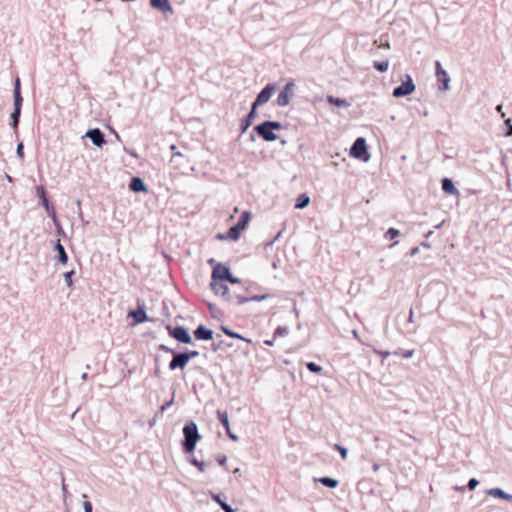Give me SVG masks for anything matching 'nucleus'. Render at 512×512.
Returning a JSON list of instances; mask_svg holds the SVG:
<instances>
[{
    "mask_svg": "<svg viewBox=\"0 0 512 512\" xmlns=\"http://www.w3.org/2000/svg\"><path fill=\"white\" fill-rule=\"evenodd\" d=\"M478 484H479V482L476 478H471L467 483V488L469 490H474Z\"/></svg>",
    "mask_w": 512,
    "mask_h": 512,
    "instance_id": "obj_42",
    "label": "nucleus"
},
{
    "mask_svg": "<svg viewBox=\"0 0 512 512\" xmlns=\"http://www.w3.org/2000/svg\"><path fill=\"white\" fill-rule=\"evenodd\" d=\"M128 316L133 317L136 324L143 323L147 320L146 311L143 306H139L137 310L130 311Z\"/></svg>",
    "mask_w": 512,
    "mask_h": 512,
    "instance_id": "obj_16",
    "label": "nucleus"
},
{
    "mask_svg": "<svg viewBox=\"0 0 512 512\" xmlns=\"http://www.w3.org/2000/svg\"><path fill=\"white\" fill-rule=\"evenodd\" d=\"M170 150L173 151V153L176 151V145L172 144L170 146Z\"/></svg>",
    "mask_w": 512,
    "mask_h": 512,
    "instance_id": "obj_61",
    "label": "nucleus"
},
{
    "mask_svg": "<svg viewBox=\"0 0 512 512\" xmlns=\"http://www.w3.org/2000/svg\"><path fill=\"white\" fill-rule=\"evenodd\" d=\"M350 156L355 159H362L368 161L370 155L367 152L366 140L363 137H358L350 148Z\"/></svg>",
    "mask_w": 512,
    "mask_h": 512,
    "instance_id": "obj_3",
    "label": "nucleus"
},
{
    "mask_svg": "<svg viewBox=\"0 0 512 512\" xmlns=\"http://www.w3.org/2000/svg\"><path fill=\"white\" fill-rule=\"evenodd\" d=\"M5 177L9 182L13 181L12 177L9 174H5Z\"/></svg>",
    "mask_w": 512,
    "mask_h": 512,
    "instance_id": "obj_60",
    "label": "nucleus"
},
{
    "mask_svg": "<svg viewBox=\"0 0 512 512\" xmlns=\"http://www.w3.org/2000/svg\"><path fill=\"white\" fill-rule=\"evenodd\" d=\"M333 448L340 453L341 458L343 460H345L347 458V455H348L347 448H345V447H343V446H341L340 444H337V443L333 445Z\"/></svg>",
    "mask_w": 512,
    "mask_h": 512,
    "instance_id": "obj_34",
    "label": "nucleus"
},
{
    "mask_svg": "<svg viewBox=\"0 0 512 512\" xmlns=\"http://www.w3.org/2000/svg\"><path fill=\"white\" fill-rule=\"evenodd\" d=\"M436 78L438 82V89L440 91L449 90L450 77L448 73L443 69V66H436Z\"/></svg>",
    "mask_w": 512,
    "mask_h": 512,
    "instance_id": "obj_6",
    "label": "nucleus"
},
{
    "mask_svg": "<svg viewBox=\"0 0 512 512\" xmlns=\"http://www.w3.org/2000/svg\"><path fill=\"white\" fill-rule=\"evenodd\" d=\"M54 248L58 252V260H59V262L62 263V264H66L67 261H68V256H67V253L65 251V248L63 247V245L60 243L59 240L56 242Z\"/></svg>",
    "mask_w": 512,
    "mask_h": 512,
    "instance_id": "obj_23",
    "label": "nucleus"
},
{
    "mask_svg": "<svg viewBox=\"0 0 512 512\" xmlns=\"http://www.w3.org/2000/svg\"><path fill=\"white\" fill-rule=\"evenodd\" d=\"M505 125L510 129V126H512L511 125V119L505 120Z\"/></svg>",
    "mask_w": 512,
    "mask_h": 512,
    "instance_id": "obj_58",
    "label": "nucleus"
},
{
    "mask_svg": "<svg viewBox=\"0 0 512 512\" xmlns=\"http://www.w3.org/2000/svg\"><path fill=\"white\" fill-rule=\"evenodd\" d=\"M222 330L224 331V333L228 336H231V337H234V338H239V339H244L242 336H240L239 334L229 330L228 328L226 327H222Z\"/></svg>",
    "mask_w": 512,
    "mask_h": 512,
    "instance_id": "obj_41",
    "label": "nucleus"
},
{
    "mask_svg": "<svg viewBox=\"0 0 512 512\" xmlns=\"http://www.w3.org/2000/svg\"><path fill=\"white\" fill-rule=\"evenodd\" d=\"M374 352L380 356H382L383 359H386L388 358L392 353L389 352V351H382V350H377V349H374Z\"/></svg>",
    "mask_w": 512,
    "mask_h": 512,
    "instance_id": "obj_43",
    "label": "nucleus"
},
{
    "mask_svg": "<svg viewBox=\"0 0 512 512\" xmlns=\"http://www.w3.org/2000/svg\"><path fill=\"white\" fill-rule=\"evenodd\" d=\"M258 136L262 137L265 141L271 142L278 138V135L272 130L271 127L266 125L265 122L258 124Z\"/></svg>",
    "mask_w": 512,
    "mask_h": 512,
    "instance_id": "obj_9",
    "label": "nucleus"
},
{
    "mask_svg": "<svg viewBox=\"0 0 512 512\" xmlns=\"http://www.w3.org/2000/svg\"><path fill=\"white\" fill-rule=\"evenodd\" d=\"M418 253H419V248H418V247H413V248L410 250L409 255H410L411 257H413V256L417 255Z\"/></svg>",
    "mask_w": 512,
    "mask_h": 512,
    "instance_id": "obj_51",
    "label": "nucleus"
},
{
    "mask_svg": "<svg viewBox=\"0 0 512 512\" xmlns=\"http://www.w3.org/2000/svg\"><path fill=\"white\" fill-rule=\"evenodd\" d=\"M218 419L220 423L224 426L226 433H229V417L226 411H217Z\"/></svg>",
    "mask_w": 512,
    "mask_h": 512,
    "instance_id": "obj_27",
    "label": "nucleus"
},
{
    "mask_svg": "<svg viewBox=\"0 0 512 512\" xmlns=\"http://www.w3.org/2000/svg\"><path fill=\"white\" fill-rule=\"evenodd\" d=\"M487 494L490 496H493V497H498V498L504 499L508 502H512V494L505 492L501 488H491V489L487 490Z\"/></svg>",
    "mask_w": 512,
    "mask_h": 512,
    "instance_id": "obj_18",
    "label": "nucleus"
},
{
    "mask_svg": "<svg viewBox=\"0 0 512 512\" xmlns=\"http://www.w3.org/2000/svg\"><path fill=\"white\" fill-rule=\"evenodd\" d=\"M188 364V356L185 353H174L169 363L170 370L184 369Z\"/></svg>",
    "mask_w": 512,
    "mask_h": 512,
    "instance_id": "obj_7",
    "label": "nucleus"
},
{
    "mask_svg": "<svg viewBox=\"0 0 512 512\" xmlns=\"http://www.w3.org/2000/svg\"><path fill=\"white\" fill-rule=\"evenodd\" d=\"M307 369L312 373H320L322 371V367L315 362H308L306 363Z\"/></svg>",
    "mask_w": 512,
    "mask_h": 512,
    "instance_id": "obj_33",
    "label": "nucleus"
},
{
    "mask_svg": "<svg viewBox=\"0 0 512 512\" xmlns=\"http://www.w3.org/2000/svg\"><path fill=\"white\" fill-rule=\"evenodd\" d=\"M256 108H258V105H256V100H254L251 104L250 113L247 115V118L244 121H242L240 140L243 139V134L246 132L248 127L251 125L252 120L256 114Z\"/></svg>",
    "mask_w": 512,
    "mask_h": 512,
    "instance_id": "obj_14",
    "label": "nucleus"
},
{
    "mask_svg": "<svg viewBox=\"0 0 512 512\" xmlns=\"http://www.w3.org/2000/svg\"><path fill=\"white\" fill-rule=\"evenodd\" d=\"M42 205L45 207L46 211L51 215L53 222L57 225L56 213L53 207L50 206V203L47 198L41 200Z\"/></svg>",
    "mask_w": 512,
    "mask_h": 512,
    "instance_id": "obj_29",
    "label": "nucleus"
},
{
    "mask_svg": "<svg viewBox=\"0 0 512 512\" xmlns=\"http://www.w3.org/2000/svg\"><path fill=\"white\" fill-rule=\"evenodd\" d=\"M212 498L221 506V508L225 512H235V510L229 504H227L225 501L221 499V496L219 494L212 495Z\"/></svg>",
    "mask_w": 512,
    "mask_h": 512,
    "instance_id": "obj_28",
    "label": "nucleus"
},
{
    "mask_svg": "<svg viewBox=\"0 0 512 512\" xmlns=\"http://www.w3.org/2000/svg\"><path fill=\"white\" fill-rule=\"evenodd\" d=\"M208 263H209L210 265H214V266H215V264H216L214 259H210V260H208Z\"/></svg>",
    "mask_w": 512,
    "mask_h": 512,
    "instance_id": "obj_62",
    "label": "nucleus"
},
{
    "mask_svg": "<svg viewBox=\"0 0 512 512\" xmlns=\"http://www.w3.org/2000/svg\"><path fill=\"white\" fill-rule=\"evenodd\" d=\"M217 461L221 466H224L226 464L227 457L225 455H218Z\"/></svg>",
    "mask_w": 512,
    "mask_h": 512,
    "instance_id": "obj_48",
    "label": "nucleus"
},
{
    "mask_svg": "<svg viewBox=\"0 0 512 512\" xmlns=\"http://www.w3.org/2000/svg\"><path fill=\"white\" fill-rule=\"evenodd\" d=\"M409 322H413V310L410 309V312H409Z\"/></svg>",
    "mask_w": 512,
    "mask_h": 512,
    "instance_id": "obj_57",
    "label": "nucleus"
},
{
    "mask_svg": "<svg viewBox=\"0 0 512 512\" xmlns=\"http://www.w3.org/2000/svg\"><path fill=\"white\" fill-rule=\"evenodd\" d=\"M256 108H258V105H256V100H254L251 104L250 113L247 115V118L244 121H242L240 140L243 139V134L246 132L248 127L251 125L252 120L256 114Z\"/></svg>",
    "mask_w": 512,
    "mask_h": 512,
    "instance_id": "obj_13",
    "label": "nucleus"
},
{
    "mask_svg": "<svg viewBox=\"0 0 512 512\" xmlns=\"http://www.w3.org/2000/svg\"><path fill=\"white\" fill-rule=\"evenodd\" d=\"M393 355H396V356H401L405 359H409V358H412L413 355H414V350H402V349H398V350H395L394 352H392Z\"/></svg>",
    "mask_w": 512,
    "mask_h": 512,
    "instance_id": "obj_30",
    "label": "nucleus"
},
{
    "mask_svg": "<svg viewBox=\"0 0 512 512\" xmlns=\"http://www.w3.org/2000/svg\"><path fill=\"white\" fill-rule=\"evenodd\" d=\"M295 88H296V85L293 81L287 82L285 84V86L283 87V89L280 91V93L277 97V100H276V104L279 107H285V106L289 105L290 99L295 93Z\"/></svg>",
    "mask_w": 512,
    "mask_h": 512,
    "instance_id": "obj_4",
    "label": "nucleus"
},
{
    "mask_svg": "<svg viewBox=\"0 0 512 512\" xmlns=\"http://www.w3.org/2000/svg\"><path fill=\"white\" fill-rule=\"evenodd\" d=\"M226 280L232 284H236V283L240 282L239 279L234 277L231 273H230V277H228Z\"/></svg>",
    "mask_w": 512,
    "mask_h": 512,
    "instance_id": "obj_49",
    "label": "nucleus"
},
{
    "mask_svg": "<svg viewBox=\"0 0 512 512\" xmlns=\"http://www.w3.org/2000/svg\"><path fill=\"white\" fill-rule=\"evenodd\" d=\"M194 336L197 340H210L213 337V331L204 325H200L194 331Z\"/></svg>",
    "mask_w": 512,
    "mask_h": 512,
    "instance_id": "obj_15",
    "label": "nucleus"
},
{
    "mask_svg": "<svg viewBox=\"0 0 512 512\" xmlns=\"http://www.w3.org/2000/svg\"><path fill=\"white\" fill-rule=\"evenodd\" d=\"M81 379L82 380H86L87 379V373H83L82 376H81Z\"/></svg>",
    "mask_w": 512,
    "mask_h": 512,
    "instance_id": "obj_63",
    "label": "nucleus"
},
{
    "mask_svg": "<svg viewBox=\"0 0 512 512\" xmlns=\"http://www.w3.org/2000/svg\"><path fill=\"white\" fill-rule=\"evenodd\" d=\"M508 135H512V126H510V129L508 131Z\"/></svg>",
    "mask_w": 512,
    "mask_h": 512,
    "instance_id": "obj_64",
    "label": "nucleus"
},
{
    "mask_svg": "<svg viewBox=\"0 0 512 512\" xmlns=\"http://www.w3.org/2000/svg\"><path fill=\"white\" fill-rule=\"evenodd\" d=\"M159 350H162V351H165V352L171 353V354L175 353V351L173 349L169 348L168 346H166L164 344L159 345Z\"/></svg>",
    "mask_w": 512,
    "mask_h": 512,
    "instance_id": "obj_47",
    "label": "nucleus"
},
{
    "mask_svg": "<svg viewBox=\"0 0 512 512\" xmlns=\"http://www.w3.org/2000/svg\"><path fill=\"white\" fill-rule=\"evenodd\" d=\"M442 190L450 195H459L458 189L455 187L453 181L450 178H443L441 180Z\"/></svg>",
    "mask_w": 512,
    "mask_h": 512,
    "instance_id": "obj_17",
    "label": "nucleus"
},
{
    "mask_svg": "<svg viewBox=\"0 0 512 512\" xmlns=\"http://www.w3.org/2000/svg\"><path fill=\"white\" fill-rule=\"evenodd\" d=\"M129 188L133 192H144L146 191V186L143 180L140 177H133L130 181Z\"/></svg>",
    "mask_w": 512,
    "mask_h": 512,
    "instance_id": "obj_20",
    "label": "nucleus"
},
{
    "mask_svg": "<svg viewBox=\"0 0 512 512\" xmlns=\"http://www.w3.org/2000/svg\"><path fill=\"white\" fill-rule=\"evenodd\" d=\"M405 80L402 81V84L394 88L392 95L395 98H401L410 95L415 90V85L413 83L412 77L410 75H405Z\"/></svg>",
    "mask_w": 512,
    "mask_h": 512,
    "instance_id": "obj_5",
    "label": "nucleus"
},
{
    "mask_svg": "<svg viewBox=\"0 0 512 512\" xmlns=\"http://www.w3.org/2000/svg\"><path fill=\"white\" fill-rule=\"evenodd\" d=\"M16 154L18 157H20L21 159L24 157V153H23V144L22 143H19L17 145V149H16Z\"/></svg>",
    "mask_w": 512,
    "mask_h": 512,
    "instance_id": "obj_44",
    "label": "nucleus"
},
{
    "mask_svg": "<svg viewBox=\"0 0 512 512\" xmlns=\"http://www.w3.org/2000/svg\"><path fill=\"white\" fill-rule=\"evenodd\" d=\"M228 277H230V270L228 267L222 264H215L212 271V280L213 281H224Z\"/></svg>",
    "mask_w": 512,
    "mask_h": 512,
    "instance_id": "obj_8",
    "label": "nucleus"
},
{
    "mask_svg": "<svg viewBox=\"0 0 512 512\" xmlns=\"http://www.w3.org/2000/svg\"><path fill=\"white\" fill-rule=\"evenodd\" d=\"M183 435V448L187 453H190L195 449L196 443L200 439L197 424L193 421L187 423L183 427Z\"/></svg>",
    "mask_w": 512,
    "mask_h": 512,
    "instance_id": "obj_1",
    "label": "nucleus"
},
{
    "mask_svg": "<svg viewBox=\"0 0 512 512\" xmlns=\"http://www.w3.org/2000/svg\"><path fill=\"white\" fill-rule=\"evenodd\" d=\"M74 274V271H68L64 274V280L68 287L72 286V275Z\"/></svg>",
    "mask_w": 512,
    "mask_h": 512,
    "instance_id": "obj_37",
    "label": "nucleus"
},
{
    "mask_svg": "<svg viewBox=\"0 0 512 512\" xmlns=\"http://www.w3.org/2000/svg\"><path fill=\"white\" fill-rule=\"evenodd\" d=\"M496 111L501 115V117H505V113L503 112V105L499 104L496 106Z\"/></svg>",
    "mask_w": 512,
    "mask_h": 512,
    "instance_id": "obj_50",
    "label": "nucleus"
},
{
    "mask_svg": "<svg viewBox=\"0 0 512 512\" xmlns=\"http://www.w3.org/2000/svg\"><path fill=\"white\" fill-rule=\"evenodd\" d=\"M23 101V98L21 96V92H20V79L19 78H16L15 80V85H14V100L16 101Z\"/></svg>",
    "mask_w": 512,
    "mask_h": 512,
    "instance_id": "obj_31",
    "label": "nucleus"
},
{
    "mask_svg": "<svg viewBox=\"0 0 512 512\" xmlns=\"http://www.w3.org/2000/svg\"><path fill=\"white\" fill-rule=\"evenodd\" d=\"M380 72H386L389 66H374Z\"/></svg>",
    "mask_w": 512,
    "mask_h": 512,
    "instance_id": "obj_53",
    "label": "nucleus"
},
{
    "mask_svg": "<svg viewBox=\"0 0 512 512\" xmlns=\"http://www.w3.org/2000/svg\"><path fill=\"white\" fill-rule=\"evenodd\" d=\"M251 217V213L246 211L244 212L241 217L239 218L236 225L231 227L226 235L218 234L217 237L219 239H231V240H237L239 238L240 232L244 230L248 224V221Z\"/></svg>",
    "mask_w": 512,
    "mask_h": 512,
    "instance_id": "obj_2",
    "label": "nucleus"
},
{
    "mask_svg": "<svg viewBox=\"0 0 512 512\" xmlns=\"http://www.w3.org/2000/svg\"><path fill=\"white\" fill-rule=\"evenodd\" d=\"M36 195L42 200L46 197V192L44 186L40 185L36 188Z\"/></svg>",
    "mask_w": 512,
    "mask_h": 512,
    "instance_id": "obj_38",
    "label": "nucleus"
},
{
    "mask_svg": "<svg viewBox=\"0 0 512 512\" xmlns=\"http://www.w3.org/2000/svg\"><path fill=\"white\" fill-rule=\"evenodd\" d=\"M185 355L188 356V362H189L190 359L197 357L199 355V352L196 350H193V351L185 352Z\"/></svg>",
    "mask_w": 512,
    "mask_h": 512,
    "instance_id": "obj_45",
    "label": "nucleus"
},
{
    "mask_svg": "<svg viewBox=\"0 0 512 512\" xmlns=\"http://www.w3.org/2000/svg\"><path fill=\"white\" fill-rule=\"evenodd\" d=\"M454 489L456 491H461L462 492V491H464L465 487L464 486H455Z\"/></svg>",
    "mask_w": 512,
    "mask_h": 512,
    "instance_id": "obj_56",
    "label": "nucleus"
},
{
    "mask_svg": "<svg viewBox=\"0 0 512 512\" xmlns=\"http://www.w3.org/2000/svg\"><path fill=\"white\" fill-rule=\"evenodd\" d=\"M266 123V125H268L269 127L272 128V130L275 131H280L282 129V124L280 122H277V121H264Z\"/></svg>",
    "mask_w": 512,
    "mask_h": 512,
    "instance_id": "obj_36",
    "label": "nucleus"
},
{
    "mask_svg": "<svg viewBox=\"0 0 512 512\" xmlns=\"http://www.w3.org/2000/svg\"><path fill=\"white\" fill-rule=\"evenodd\" d=\"M227 435L229 436L230 439L232 440H237V436L234 435L233 433H231V431L229 430V433H227Z\"/></svg>",
    "mask_w": 512,
    "mask_h": 512,
    "instance_id": "obj_55",
    "label": "nucleus"
},
{
    "mask_svg": "<svg viewBox=\"0 0 512 512\" xmlns=\"http://www.w3.org/2000/svg\"><path fill=\"white\" fill-rule=\"evenodd\" d=\"M289 333V329L286 326H278L274 331V337L277 336H286Z\"/></svg>",
    "mask_w": 512,
    "mask_h": 512,
    "instance_id": "obj_35",
    "label": "nucleus"
},
{
    "mask_svg": "<svg viewBox=\"0 0 512 512\" xmlns=\"http://www.w3.org/2000/svg\"><path fill=\"white\" fill-rule=\"evenodd\" d=\"M171 335L179 342L189 344L191 342V336L187 329L182 326H177L171 332Z\"/></svg>",
    "mask_w": 512,
    "mask_h": 512,
    "instance_id": "obj_12",
    "label": "nucleus"
},
{
    "mask_svg": "<svg viewBox=\"0 0 512 512\" xmlns=\"http://www.w3.org/2000/svg\"><path fill=\"white\" fill-rule=\"evenodd\" d=\"M315 481L320 482L322 485L328 488H336L339 484L338 480L331 478V477H321L319 479H315Z\"/></svg>",
    "mask_w": 512,
    "mask_h": 512,
    "instance_id": "obj_26",
    "label": "nucleus"
},
{
    "mask_svg": "<svg viewBox=\"0 0 512 512\" xmlns=\"http://www.w3.org/2000/svg\"><path fill=\"white\" fill-rule=\"evenodd\" d=\"M191 464H192V465H194V466H196V467H197L201 472H204V471H205V470H204V466H205L204 462L199 461V460H197V459H192V460H191Z\"/></svg>",
    "mask_w": 512,
    "mask_h": 512,
    "instance_id": "obj_40",
    "label": "nucleus"
},
{
    "mask_svg": "<svg viewBox=\"0 0 512 512\" xmlns=\"http://www.w3.org/2000/svg\"><path fill=\"white\" fill-rule=\"evenodd\" d=\"M85 136L97 147H102L105 144L104 133L98 128L88 130Z\"/></svg>",
    "mask_w": 512,
    "mask_h": 512,
    "instance_id": "obj_11",
    "label": "nucleus"
},
{
    "mask_svg": "<svg viewBox=\"0 0 512 512\" xmlns=\"http://www.w3.org/2000/svg\"><path fill=\"white\" fill-rule=\"evenodd\" d=\"M84 512H92V504L89 501L83 503Z\"/></svg>",
    "mask_w": 512,
    "mask_h": 512,
    "instance_id": "obj_46",
    "label": "nucleus"
},
{
    "mask_svg": "<svg viewBox=\"0 0 512 512\" xmlns=\"http://www.w3.org/2000/svg\"><path fill=\"white\" fill-rule=\"evenodd\" d=\"M174 398H175V392H173L172 394V398L170 401L166 402L165 404H163L161 407H160V411L161 412H164L165 410H167L169 407H171L174 403Z\"/></svg>",
    "mask_w": 512,
    "mask_h": 512,
    "instance_id": "obj_39",
    "label": "nucleus"
},
{
    "mask_svg": "<svg viewBox=\"0 0 512 512\" xmlns=\"http://www.w3.org/2000/svg\"><path fill=\"white\" fill-rule=\"evenodd\" d=\"M379 469H380V465L377 464V463H374L373 466H372L373 472H377Z\"/></svg>",
    "mask_w": 512,
    "mask_h": 512,
    "instance_id": "obj_54",
    "label": "nucleus"
},
{
    "mask_svg": "<svg viewBox=\"0 0 512 512\" xmlns=\"http://www.w3.org/2000/svg\"><path fill=\"white\" fill-rule=\"evenodd\" d=\"M211 288L217 295L225 296L228 292V287L223 281H213L211 282Z\"/></svg>",
    "mask_w": 512,
    "mask_h": 512,
    "instance_id": "obj_21",
    "label": "nucleus"
},
{
    "mask_svg": "<svg viewBox=\"0 0 512 512\" xmlns=\"http://www.w3.org/2000/svg\"><path fill=\"white\" fill-rule=\"evenodd\" d=\"M21 106H22V101L14 100V111L11 114V119L13 121L12 125L14 128H16L19 123V117L21 114Z\"/></svg>",
    "mask_w": 512,
    "mask_h": 512,
    "instance_id": "obj_22",
    "label": "nucleus"
},
{
    "mask_svg": "<svg viewBox=\"0 0 512 512\" xmlns=\"http://www.w3.org/2000/svg\"><path fill=\"white\" fill-rule=\"evenodd\" d=\"M400 235V231L398 229H395V228H389L384 237L385 239H389V240H392V239H395L396 237H398Z\"/></svg>",
    "mask_w": 512,
    "mask_h": 512,
    "instance_id": "obj_32",
    "label": "nucleus"
},
{
    "mask_svg": "<svg viewBox=\"0 0 512 512\" xmlns=\"http://www.w3.org/2000/svg\"><path fill=\"white\" fill-rule=\"evenodd\" d=\"M277 90L276 84H267L260 93H258V106L267 103L271 96Z\"/></svg>",
    "mask_w": 512,
    "mask_h": 512,
    "instance_id": "obj_10",
    "label": "nucleus"
},
{
    "mask_svg": "<svg viewBox=\"0 0 512 512\" xmlns=\"http://www.w3.org/2000/svg\"><path fill=\"white\" fill-rule=\"evenodd\" d=\"M150 4L153 8L159 9L163 13L172 12L169 0H151Z\"/></svg>",
    "mask_w": 512,
    "mask_h": 512,
    "instance_id": "obj_19",
    "label": "nucleus"
},
{
    "mask_svg": "<svg viewBox=\"0 0 512 512\" xmlns=\"http://www.w3.org/2000/svg\"><path fill=\"white\" fill-rule=\"evenodd\" d=\"M327 101L330 104L335 105L337 107H344V108L350 107V103L346 99H341V98H338V97H335L332 95L327 96Z\"/></svg>",
    "mask_w": 512,
    "mask_h": 512,
    "instance_id": "obj_24",
    "label": "nucleus"
},
{
    "mask_svg": "<svg viewBox=\"0 0 512 512\" xmlns=\"http://www.w3.org/2000/svg\"><path fill=\"white\" fill-rule=\"evenodd\" d=\"M310 203V197L306 194H301L297 197L295 202V209H303L307 207Z\"/></svg>",
    "mask_w": 512,
    "mask_h": 512,
    "instance_id": "obj_25",
    "label": "nucleus"
},
{
    "mask_svg": "<svg viewBox=\"0 0 512 512\" xmlns=\"http://www.w3.org/2000/svg\"><path fill=\"white\" fill-rule=\"evenodd\" d=\"M266 297H267L266 295H258L257 300H258V302H259V301H261V300L266 299Z\"/></svg>",
    "mask_w": 512,
    "mask_h": 512,
    "instance_id": "obj_59",
    "label": "nucleus"
},
{
    "mask_svg": "<svg viewBox=\"0 0 512 512\" xmlns=\"http://www.w3.org/2000/svg\"><path fill=\"white\" fill-rule=\"evenodd\" d=\"M182 156H183V154H182L181 152H179V151H175V152L173 153V155H172L171 161L173 162V161L175 160V158H177V157H182Z\"/></svg>",
    "mask_w": 512,
    "mask_h": 512,
    "instance_id": "obj_52",
    "label": "nucleus"
}]
</instances>
